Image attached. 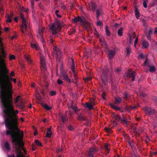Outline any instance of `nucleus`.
<instances>
[{"label":"nucleus","instance_id":"obj_23","mask_svg":"<svg viewBox=\"0 0 157 157\" xmlns=\"http://www.w3.org/2000/svg\"><path fill=\"white\" fill-rule=\"evenodd\" d=\"M110 107L113 109H114L116 111L117 110H121V108H120L117 107V106H116L115 105L111 103H110L109 104Z\"/></svg>","mask_w":157,"mask_h":157},{"label":"nucleus","instance_id":"obj_16","mask_svg":"<svg viewBox=\"0 0 157 157\" xmlns=\"http://www.w3.org/2000/svg\"><path fill=\"white\" fill-rule=\"evenodd\" d=\"M94 105L95 103L93 101H91V103L86 102L84 107L88 108L89 110H90L93 109V105Z\"/></svg>","mask_w":157,"mask_h":157},{"label":"nucleus","instance_id":"obj_40","mask_svg":"<svg viewBox=\"0 0 157 157\" xmlns=\"http://www.w3.org/2000/svg\"><path fill=\"white\" fill-rule=\"evenodd\" d=\"M156 71L155 68L154 66L151 67L149 69V71L150 72H153Z\"/></svg>","mask_w":157,"mask_h":157},{"label":"nucleus","instance_id":"obj_13","mask_svg":"<svg viewBox=\"0 0 157 157\" xmlns=\"http://www.w3.org/2000/svg\"><path fill=\"white\" fill-rule=\"evenodd\" d=\"M135 71H132L131 70H129L128 72L127 73V78H129L132 77L131 80L132 82H133L135 80Z\"/></svg>","mask_w":157,"mask_h":157},{"label":"nucleus","instance_id":"obj_37","mask_svg":"<svg viewBox=\"0 0 157 157\" xmlns=\"http://www.w3.org/2000/svg\"><path fill=\"white\" fill-rule=\"evenodd\" d=\"M66 126L68 129L70 131H72L74 129V128L71 125H67Z\"/></svg>","mask_w":157,"mask_h":157},{"label":"nucleus","instance_id":"obj_27","mask_svg":"<svg viewBox=\"0 0 157 157\" xmlns=\"http://www.w3.org/2000/svg\"><path fill=\"white\" fill-rule=\"evenodd\" d=\"M13 14L12 13H11L9 15V14L8 15V18L7 20V21H8L9 23H11L12 21V18H13Z\"/></svg>","mask_w":157,"mask_h":157},{"label":"nucleus","instance_id":"obj_48","mask_svg":"<svg viewBox=\"0 0 157 157\" xmlns=\"http://www.w3.org/2000/svg\"><path fill=\"white\" fill-rule=\"evenodd\" d=\"M128 97V94L127 93H125L124 94L123 98L125 100H127Z\"/></svg>","mask_w":157,"mask_h":157},{"label":"nucleus","instance_id":"obj_46","mask_svg":"<svg viewBox=\"0 0 157 157\" xmlns=\"http://www.w3.org/2000/svg\"><path fill=\"white\" fill-rule=\"evenodd\" d=\"M94 35H95L97 37L99 38V35L96 29L95 30V32H94Z\"/></svg>","mask_w":157,"mask_h":157},{"label":"nucleus","instance_id":"obj_43","mask_svg":"<svg viewBox=\"0 0 157 157\" xmlns=\"http://www.w3.org/2000/svg\"><path fill=\"white\" fill-rule=\"evenodd\" d=\"M20 97V96L18 95L17 96L15 99V103L16 104L17 103L18 101V100Z\"/></svg>","mask_w":157,"mask_h":157},{"label":"nucleus","instance_id":"obj_10","mask_svg":"<svg viewBox=\"0 0 157 157\" xmlns=\"http://www.w3.org/2000/svg\"><path fill=\"white\" fill-rule=\"evenodd\" d=\"M97 151V150L94 147H91L89 149L87 157H94V155Z\"/></svg>","mask_w":157,"mask_h":157},{"label":"nucleus","instance_id":"obj_5","mask_svg":"<svg viewBox=\"0 0 157 157\" xmlns=\"http://www.w3.org/2000/svg\"><path fill=\"white\" fill-rule=\"evenodd\" d=\"M20 17L22 19V24L21 26V31L23 34H28L29 32L27 29V26L26 24V19L22 13L21 14Z\"/></svg>","mask_w":157,"mask_h":157},{"label":"nucleus","instance_id":"obj_44","mask_svg":"<svg viewBox=\"0 0 157 157\" xmlns=\"http://www.w3.org/2000/svg\"><path fill=\"white\" fill-rule=\"evenodd\" d=\"M17 106L21 109H23L24 108V106L22 104L17 105Z\"/></svg>","mask_w":157,"mask_h":157},{"label":"nucleus","instance_id":"obj_52","mask_svg":"<svg viewBox=\"0 0 157 157\" xmlns=\"http://www.w3.org/2000/svg\"><path fill=\"white\" fill-rule=\"evenodd\" d=\"M52 135V133L51 132H47V135H46L47 137L50 138L51 137V136Z\"/></svg>","mask_w":157,"mask_h":157},{"label":"nucleus","instance_id":"obj_38","mask_svg":"<svg viewBox=\"0 0 157 157\" xmlns=\"http://www.w3.org/2000/svg\"><path fill=\"white\" fill-rule=\"evenodd\" d=\"M25 58L26 59L27 61V62L29 63H31V60L30 59L29 57L28 56H25Z\"/></svg>","mask_w":157,"mask_h":157},{"label":"nucleus","instance_id":"obj_2","mask_svg":"<svg viewBox=\"0 0 157 157\" xmlns=\"http://www.w3.org/2000/svg\"><path fill=\"white\" fill-rule=\"evenodd\" d=\"M6 134L8 136L10 135L11 136L12 142L14 144L17 153L20 151L22 152L20 149L24 146V143L20 141L24 136L23 132L20 130L18 131L16 130H7L6 131Z\"/></svg>","mask_w":157,"mask_h":157},{"label":"nucleus","instance_id":"obj_20","mask_svg":"<svg viewBox=\"0 0 157 157\" xmlns=\"http://www.w3.org/2000/svg\"><path fill=\"white\" fill-rule=\"evenodd\" d=\"M136 107L135 106H126L124 108V109L126 111H127L128 112H130L131 110L132 109H134L136 108Z\"/></svg>","mask_w":157,"mask_h":157},{"label":"nucleus","instance_id":"obj_3","mask_svg":"<svg viewBox=\"0 0 157 157\" xmlns=\"http://www.w3.org/2000/svg\"><path fill=\"white\" fill-rule=\"evenodd\" d=\"M113 70L112 69H108L107 68L105 67V69L101 70V79L103 83L105 85H107L108 83V75H111Z\"/></svg>","mask_w":157,"mask_h":157},{"label":"nucleus","instance_id":"obj_47","mask_svg":"<svg viewBox=\"0 0 157 157\" xmlns=\"http://www.w3.org/2000/svg\"><path fill=\"white\" fill-rule=\"evenodd\" d=\"M56 94V92L54 91H52L50 93V95L51 96H53Z\"/></svg>","mask_w":157,"mask_h":157},{"label":"nucleus","instance_id":"obj_24","mask_svg":"<svg viewBox=\"0 0 157 157\" xmlns=\"http://www.w3.org/2000/svg\"><path fill=\"white\" fill-rule=\"evenodd\" d=\"M142 44L144 48H147L149 46V44L145 40H142Z\"/></svg>","mask_w":157,"mask_h":157},{"label":"nucleus","instance_id":"obj_53","mask_svg":"<svg viewBox=\"0 0 157 157\" xmlns=\"http://www.w3.org/2000/svg\"><path fill=\"white\" fill-rule=\"evenodd\" d=\"M106 95V94L105 92H103L102 94V97L103 99H105Z\"/></svg>","mask_w":157,"mask_h":157},{"label":"nucleus","instance_id":"obj_56","mask_svg":"<svg viewBox=\"0 0 157 157\" xmlns=\"http://www.w3.org/2000/svg\"><path fill=\"white\" fill-rule=\"evenodd\" d=\"M59 11L58 10H56V16L59 17H61V16L60 15H59V14H58V13H59Z\"/></svg>","mask_w":157,"mask_h":157},{"label":"nucleus","instance_id":"obj_42","mask_svg":"<svg viewBox=\"0 0 157 157\" xmlns=\"http://www.w3.org/2000/svg\"><path fill=\"white\" fill-rule=\"evenodd\" d=\"M31 46L33 48H35L36 49L37 48V44L36 43H32L31 44Z\"/></svg>","mask_w":157,"mask_h":157},{"label":"nucleus","instance_id":"obj_11","mask_svg":"<svg viewBox=\"0 0 157 157\" xmlns=\"http://www.w3.org/2000/svg\"><path fill=\"white\" fill-rule=\"evenodd\" d=\"M81 24L84 27L85 29L88 30L91 27V25L90 23L86 21L85 17L84 21L83 22H82Z\"/></svg>","mask_w":157,"mask_h":157},{"label":"nucleus","instance_id":"obj_50","mask_svg":"<svg viewBox=\"0 0 157 157\" xmlns=\"http://www.w3.org/2000/svg\"><path fill=\"white\" fill-rule=\"evenodd\" d=\"M148 2V1H144L143 3V5L144 7L145 8H146L147 7V3Z\"/></svg>","mask_w":157,"mask_h":157},{"label":"nucleus","instance_id":"obj_54","mask_svg":"<svg viewBox=\"0 0 157 157\" xmlns=\"http://www.w3.org/2000/svg\"><path fill=\"white\" fill-rule=\"evenodd\" d=\"M153 30L151 29H150L148 32V34L149 35H151L152 34Z\"/></svg>","mask_w":157,"mask_h":157},{"label":"nucleus","instance_id":"obj_39","mask_svg":"<svg viewBox=\"0 0 157 157\" xmlns=\"http://www.w3.org/2000/svg\"><path fill=\"white\" fill-rule=\"evenodd\" d=\"M105 131H106L107 132L109 133H112V130L110 128H108L106 127H105Z\"/></svg>","mask_w":157,"mask_h":157},{"label":"nucleus","instance_id":"obj_4","mask_svg":"<svg viewBox=\"0 0 157 157\" xmlns=\"http://www.w3.org/2000/svg\"><path fill=\"white\" fill-rule=\"evenodd\" d=\"M61 28V24L58 20L56 21L55 23L52 25L50 27V29L55 38L57 36H56V35L58 33V30L60 29Z\"/></svg>","mask_w":157,"mask_h":157},{"label":"nucleus","instance_id":"obj_45","mask_svg":"<svg viewBox=\"0 0 157 157\" xmlns=\"http://www.w3.org/2000/svg\"><path fill=\"white\" fill-rule=\"evenodd\" d=\"M9 79L10 80V79L11 80H12L13 82L15 83H16V82H17V80L15 78H13L11 77H10V78H9ZM10 83L12 85V83H11L10 81Z\"/></svg>","mask_w":157,"mask_h":157},{"label":"nucleus","instance_id":"obj_28","mask_svg":"<svg viewBox=\"0 0 157 157\" xmlns=\"http://www.w3.org/2000/svg\"><path fill=\"white\" fill-rule=\"evenodd\" d=\"M105 30L106 34L107 36H109L110 35V33L109 30V27L107 25H105Z\"/></svg>","mask_w":157,"mask_h":157},{"label":"nucleus","instance_id":"obj_31","mask_svg":"<svg viewBox=\"0 0 157 157\" xmlns=\"http://www.w3.org/2000/svg\"><path fill=\"white\" fill-rule=\"evenodd\" d=\"M54 40L53 39V37L52 36H51L50 37V40H49L48 43L52 45H54L53 42Z\"/></svg>","mask_w":157,"mask_h":157},{"label":"nucleus","instance_id":"obj_49","mask_svg":"<svg viewBox=\"0 0 157 157\" xmlns=\"http://www.w3.org/2000/svg\"><path fill=\"white\" fill-rule=\"evenodd\" d=\"M57 82L59 84L61 85L63 83V82L61 80L59 79L57 80Z\"/></svg>","mask_w":157,"mask_h":157},{"label":"nucleus","instance_id":"obj_29","mask_svg":"<svg viewBox=\"0 0 157 157\" xmlns=\"http://www.w3.org/2000/svg\"><path fill=\"white\" fill-rule=\"evenodd\" d=\"M42 106L47 110H49L51 109V108L49 107L47 104H41Z\"/></svg>","mask_w":157,"mask_h":157},{"label":"nucleus","instance_id":"obj_36","mask_svg":"<svg viewBox=\"0 0 157 157\" xmlns=\"http://www.w3.org/2000/svg\"><path fill=\"white\" fill-rule=\"evenodd\" d=\"M97 25L98 26H102L103 24L102 22L100 20H98L97 22Z\"/></svg>","mask_w":157,"mask_h":157},{"label":"nucleus","instance_id":"obj_14","mask_svg":"<svg viewBox=\"0 0 157 157\" xmlns=\"http://www.w3.org/2000/svg\"><path fill=\"white\" fill-rule=\"evenodd\" d=\"M40 58L41 67H42L44 69H45V58L42 55H40Z\"/></svg>","mask_w":157,"mask_h":157},{"label":"nucleus","instance_id":"obj_1","mask_svg":"<svg viewBox=\"0 0 157 157\" xmlns=\"http://www.w3.org/2000/svg\"><path fill=\"white\" fill-rule=\"evenodd\" d=\"M0 101L2 105L5 126L9 130L20 131L17 116L19 111L15 110L12 104V85L9 83L0 86Z\"/></svg>","mask_w":157,"mask_h":157},{"label":"nucleus","instance_id":"obj_12","mask_svg":"<svg viewBox=\"0 0 157 157\" xmlns=\"http://www.w3.org/2000/svg\"><path fill=\"white\" fill-rule=\"evenodd\" d=\"M144 110L146 114L148 115H152L155 113V111L154 109L147 107H145L144 108Z\"/></svg>","mask_w":157,"mask_h":157},{"label":"nucleus","instance_id":"obj_19","mask_svg":"<svg viewBox=\"0 0 157 157\" xmlns=\"http://www.w3.org/2000/svg\"><path fill=\"white\" fill-rule=\"evenodd\" d=\"M78 119L80 121H84L86 120V118L80 113L78 115Z\"/></svg>","mask_w":157,"mask_h":157},{"label":"nucleus","instance_id":"obj_32","mask_svg":"<svg viewBox=\"0 0 157 157\" xmlns=\"http://www.w3.org/2000/svg\"><path fill=\"white\" fill-rule=\"evenodd\" d=\"M101 44L102 46L104 47L105 48H108V45L105 40L101 43Z\"/></svg>","mask_w":157,"mask_h":157},{"label":"nucleus","instance_id":"obj_51","mask_svg":"<svg viewBox=\"0 0 157 157\" xmlns=\"http://www.w3.org/2000/svg\"><path fill=\"white\" fill-rule=\"evenodd\" d=\"M15 59V56L13 55H12L10 56L9 57V59L10 60H12L13 59Z\"/></svg>","mask_w":157,"mask_h":157},{"label":"nucleus","instance_id":"obj_18","mask_svg":"<svg viewBox=\"0 0 157 157\" xmlns=\"http://www.w3.org/2000/svg\"><path fill=\"white\" fill-rule=\"evenodd\" d=\"M59 117L62 120V122L64 123L66 121H67L68 119L67 116L65 115L62 114L59 115Z\"/></svg>","mask_w":157,"mask_h":157},{"label":"nucleus","instance_id":"obj_26","mask_svg":"<svg viewBox=\"0 0 157 157\" xmlns=\"http://www.w3.org/2000/svg\"><path fill=\"white\" fill-rule=\"evenodd\" d=\"M123 28L121 27L117 31V33L118 35L119 36H121L123 35Z\"/></svg>","mask_w":157,"mask_h":157},{"label":"nucleus","instance_id":"obj_41","mask_svg":"<svg viewBox=\"0 0 157 157\" xmlns=\"http://www.w3.org/2000/svg\"><path fill=\"white\" fill-rule=\"evenodd\" d=\"M35 142L36 145L39 146H42V144L38 140H35Z\"/></svg>","mask_w":157,"mask_h":157},{"label":"nucleus","instance_id":"obj_9","mask_svg":"<svg viewBox=\"0 0 157 157\" xmlns=\"http://www.w3.org/2000/svg\"><path fill=\"white\" fill-rule=\"evenodd\" d=\"M115 51L113 49L108 50V57L110 62H112V60L115 55Z\"/></svg>","mask_w":157,"mask_h":157},{"label":"nucleus","instance_id":"obj_58","mask_svg":"<svg viewBox=\"0 0 157 157\" xmlns=\"http://www.w3.org/2000/svg\"><path fill=\"white\" fill-rule=\"evenodd\" d=\"M146 36L147 37V39L149 40H150L151 39V35H149L148 34H147L146 35Z\"/></svg>","mask_w":157,"mask_h":157},{"label":"nucleus","instance_id":"obj_25","mask_svg":"<svg viewBox=\"0 0 157 157\" xmlns=\"http://www.w3.org/2000/svg\"><path fill=\"white\" fill-rule=\"evenodd\" d=\"M122 101V99L120 97L115 98V102L116 104H118Z\"/></svg>","mask_w":157,"mask_h":157},{"label":"nucleus","instance_id":"obj_64","mask_svg":"<svg viewBox=\"0 0 157 157\" xmlns=\"http://www.w3.org/2000/svg\"><path fill=\"white\" fill-rule=\"evenodd\" d=\"M139 56L140 58H142V59L144 58V55L142 53L140 54Z\"/></svg>","mask_w":157,"mask_h":157},{"label":"nucleus","instance_id":"obj_34","mask_svg":"<svg viewBox=\"0 0 157 157\" xmlns=\"http://www.w3.org/2000/svg\"><path fill=\"white\" fill-rule=\"evenodd\" d=\"M131 52V50L130 48H126V56H129L130 53Z\"/></svg>","mask_w":157,"mask_h":157},{"label":"nucleus","instance_id":"obj_57","mask_svg":"<svg viewBox=\"0 0 157 157\" xmlns=\"http://www.w3.org/2000/svg\"><path fill=\"white\" fill-rule=\"evenodd\" d=\"M102 10L101 9H97L96 10V13H101Z\"/></svg>","mask_w":157,"mask_h":157},{"label":"nucleus","instance_id":"obj_21","mask_svg":"<svg viewBox=\"0 0 157 157\" xmlns=\"http://www.w3.org/2000/svg\"><path fill=\"white\" fill-rule=\"evenodd\" d=\"M62 77L63 79L66 80L67 82H71V79L69 78L67 74H63Z\"/></svg>","mask_w":157,"mask_h":157},{"label":"nucleus","instance_id":"obj_62","mask_svg":"<svg viewBox=\"0 0 157 157\" xmlns=\"http://www.w3.org/2000/svg\"><path fill=\"white\" fill-rule=\"evenodd\" d=\"M52 129V127H50L48 128L47 129V132H51V130Z\"/></svg>","mask_w":157,"mask_h":157},{"label":"nucleus","instance_id":"obj_61","mask_svg":"<svg viewBox=\"0 0 157 157\" xmlns=\"http://www.w3.org/2000/svg\"><path fill=\"white\" fill-rule=\"evenodd\" d=\"M101 14V13H96V19H97V20H98L99 19V16H100Z\"/></svg>","mask_w":157,"mask_h":157},{"label":"nucleus","instance_id":"obj_6","mask_svg":"<svg viewBox=\"0 0 157 157\" xmlns=\"http://www.w3.org/2000/svg\"><path fill=\"white\" fill-rule=\"evenodd\" d=\"M53 52L55 54V57L57 62L61 61V53L59 49L56 46H54Z\"/></svg>","mask_w":157,"mask_h":157},{"label":"nucleus","instance_id":"obj_17","mask_svg":"<svg viewBox=\"0 0 157 157\" xmlns=\"http://www.w3.org/2000/svg\"><path fill=\"white\" fill-rule=\"evenodd\" d=\"M135 14L136 18L137 19H139L140 17V13L138 8L136 6L135 7Z\"/></svg>","mask_w":157,"mask_h":157},{"label":"nucleus","instance_id":"obj_55","mask_svg":"<svg viewBox=\"0 0 157 157\" xmlns=\"http://www.w3.org/2000/svg\"><path fill=\"white\" fill-rule=\"evenodd\" d=\"M99 41L101 42V43H102V42H103L105 40L103 38H102V37L100 38L99 37Z\"/></svg>","mask_w":157,"mask_h":157},{"label":"nucleus","instance_id":"obj_33","mask_svg":"<svg viewBox=\"0 0 157 157\" xmlns=\"http://www.w3.org/2000/svg\"><path fill=\"white\" fill-rule=\"evenodd\" d=\"M72 105L71 106V109L75 111V113H76L77 111V107L76 106H75L73 105L74 102H72Z\"/></svg>","mask_w":157,"mask_h":157},{"label":"nucleus","instance_id":"obj_30","mask_svg":"<svg viewBox=\"0 0 157 157\" xmlns=\"http://www.w3.org/2000/svg\"><path fill=\"white\" fill-rule=\"evenodd\" d=\"M5 147L8 151L10 150V144L8 142H6L4 145Z\"/></svg>","mask_w":157,"mask_h":157},{"label":"nucleus","instance_id":"obj_59","mask_svg":"<svg viewBox=\"0 0 157 157\" xmlns=\"http://www.w3.org/2000/svg\"><path fill=\"white\" fill-rule=\"evenodd\" d=\"M105 149H106V150H107V151H108V153H108L110 151V150L108 148V145H105Z\"/></svg>","mask_w":157,"mask_h":157},{"label":"nucleus","instance_id":"obj_63","mask_svg":"<svg viewBox=\"0 0 157 157\" xmlns=\"http://www.w3.org/2000/svg\"><path fill=\"white\" fill-rule=\"evenodd\" d=\"M10 75L11 76H13L14 75V72L12 71L10 73Z\"/></svg>","mask_w":157,"mask_h":157},{"label":"nucleus","instance_id":"obj_15","mask_svg":"<svg viewBox=\"0 0 157 157\" xmlns=\"http://www.w3.org/2000/svg\"><path fill=\"white\" fill-rule=\"evenodd\" d=\"M85 20V17H74V19L73 20V22L74 23H76L78 21H80L81 23L82 22H83Z\"/></svg>","mask_w":157,"mask_h":157},{"label":"nucleus","instance_id":"obj_35","mask_svg":"<svg viewBox=\"0 0 157 157\" xmlns=\"http://www.w3.org/2000/svg\"><path fill=\"white\" fill-rule=\"evenodd\" d=\"M124 124H127L128 121L127 118H124L122 120H121Z\"/></svg>","mask_w":157,"mask_h":157},{"label":"nucleus","instance_id":"obj_22","mask_svg":"<svg viewBox=\"0 0 157 157\" xmlns=\"http://www.w3.org/2000/svg\"><path fill=\"white\" fill-rule=\"evenodd\" d=\"M90 7L92 8V10L94 12L97 7L96 4L93 2H91L89 3Z\"/></svg>","mask_w":157,"mask_h":157},{"label":"nucleus","instance_id":"obj_60","mask_svg":"<svg viewBox=\"0 0 157 157\" xmlns=\"http://www.w3.org/2000/svg\"><path fill=\"white\" fill-rule=\"evenodd\" d=\"M115 118L116 120H121L120 117L118 116H115Z\"/></svg>","mask_w":157,"mask_h":157},{"label":"nucleus","instance_id":"obj_7","mask_svg":"<svg viewBox=\"0 0 157 157\" xmlns=\"http://www.w3.org/2000/svg\"><path fill=\"white\" fill-rule=\"evenodd\" d=\"M69 60H71L72 62L71 63V69L73 74V77L75 80H77V73L75 70V64L74 62V60L72 58H71Z\"/></svg>","mask_w":157,"mask_h":157},{"label":"nucleus","instance_id":"obj_8","mask_svg":"<svg viewBox=\"0 0 157 157\" xmlns=\"http://www.w3.org/2000/svg\"><path fill=\"white\" fill-rule=\"evenodd\" d=\"M44 28L41 27L40 29H39V32L37 36L39 39L40 41L42 43L45 42L44 38L43 37V33L44 32Z\"/></svg>","mask_w":157,"mask_h":157}]
</instances>
